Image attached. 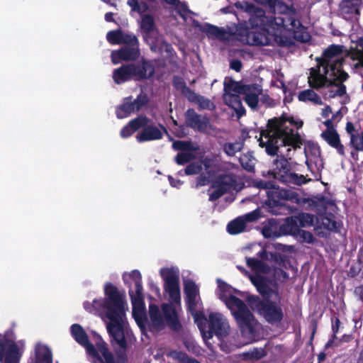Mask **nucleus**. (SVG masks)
Segmentation results:
<instances>
[{
    "label": "nucleus",
    "instance_id": "59",
    "mask_svg": "<svg viewBox=\"0 0 363 363\" xmlns=\"http://www.w3.org/2000/svg\"><path fill=\"white\" fill-rule=\"evenodd\" d=\"M325 123L328 127V128H330V125L332 124V121H331L328 120V121H325Z\"/></svg>",
    "mask_w": 363,
    "mask_h": 363
},
{
    "label": "nucleus",
    "instance_id": "22",
    "mask_svg": "<svg viewBox=\"0 0 363 363\" xmlns=\"http://www.w3.org/2000/svg\"><path fill=\"white\" fill-rule=\"evenodd\" d=\"M147 101V97L144 95L139 96L134 101L130 98L126 99L123 104L117 108V117L121 119L129 116L132 113L138 111Z\"/></svg>",
    "mask_w": 363,
    "mask_h": 363
},
{
    "label": "nucleus",
    "instance_id": "2",
    "mask_svg": "<svg viewBox=\"0 0 363 363\" xmlns=\"http://www.w3.org/2000/svg\"><path fill=\"white\" fill-rule=\"evenodd\" d=\"M303 121L293 117L282 116L268 121L267 129L262 130L258 139L261 147H265L269 155H280L275 165L280 172L289 171V161L284 157H289L291 149L299 147L300 137L293 128H301Z\"/></svg>",
    "mask_w": 363,
    "mask_h": 363
},
{
    "label": "nucleus",
    "instance_id": "45",
    "mask_svg": "<svg viewBox=\"0 0 363 363\" xmlns=\"http://www.w3.org/2000/svg\"><path fill=\"white\" fill-rule=\"evenodd\" d=\"M209 126V121L204 116L200 117V121L197 123L194 129H197L199 131H205Z\"/></svg>",
    "mask_w": 363,
    "mask_h": 363
},
{
    "label": "nucleus",
    "instance_id": "26",
    "mask_svg": "<svg viewBox=\"0 0 363 363\" xmlns=\"http://www.w3.org/2000/svg\"><path fill=\"white\" fill-rule=\"evenodd\" d=\"M168 4L172 5L178 13L183 18L184 21L195 27H199V23L192 18V13L187 9L185 4L179 0H163Z\"/></svg>",
    "mask_w": 363,
    "mask_h": 363
},
{
    "label": "nucleus",
    "instance_id": "43",
    "mask_svg": "<svg viewBox=\"0 0 363 363\" xmlns=\"http://www.w3.org/2000/svg\"><path fill=\"white\" fill-rule=\"evenodd\" d=\"M350 143L357 150L363 151V134L361 135H352Z\"/></svg>",
    "mask_w": 363,
    "mask_h": 363
},
{
    "label": "nucleus",
    "instance_id": "3",
    "mask_svg": "<svg viewBox=\"0 0 363 363\" xmlns=\"http://www.w3.org/2000/svg\"><path fill=\"white\" fill-rule=\"evenodd\" d=\"M344 60L343 46L331 45L324 52L316 68L311 69L308 82L311 86H326L325 97L334 98L345 94L346 89L342 82L347 79V74L341 67Z\"/></svg>",
    "mask_w": 363,
    "mask_h": 363
},
{
    "label": "nucleus",
    "instance_id": "33",
    "mask_svg": "<svg viewBox=\"0 0 363 363\" xmlns=\"http://www.w3.org/2000/svg\"><path fill=\"white\" fill-rule=\"evenodd\" d=\"M298 99L300 101L303 102H311L315 105L323 104L320 96L312 89H306L301 91L298 95Z\"/></svg>",
    "mask_w": 363,
    "mask_h": 363
},
{
    "label": "nucleus",
    "instance_id": "51",
    "mask_svg": "<svg viewBox=\"0 0 363 363\" xmlns=\"http://www.w3.org/2000/svg\"><path fill=\"white\" fill-rule=\"evenodd\" d=\"M331 113V108L330 106H326L322 111V116L323 117H328L330 113Z\"/></svg>",
    "mask_w": 363,
    "mask_h": 363
},
{
    "label": "nucleus",
    "instance_id": "17",
    "mask_svg": "<svg viewBox=\"0 0 363 363\" xmlns=\"http://www.w3.org/2000/svg\"><path fill=\"white\" fill-rule=\"evenodd\" d=\"M225 93L223 96L225 104L235 110L238 117L245 114V108L242 105L240 95L241 94V83L228 79L225 80Z\"/></svg>",
    "mask_w": 363,
    "mask_h": 363
},
{
    "label": "nucleus",
    "instance_id": "16",
    "mask_svg": "<svg viewBox=\"0 0 363 363\" xmlns=\"http://www.w3.org/2000/svg\"><path fill=\"white\" fill-rule=\"evenodd\" d=\"M202 326L205 332H211V336L205 338L202 337L208 346H210L208 340L213 337L215 334L218 339L221 340L227 337L230 331V327L226 318L220 313H211L208 315V320H203ZM201 334H203L201 333Z\"/></svg>",
    "mask_w": 363,
    "mask_h": 363
},
{
    "label": "nucleus",
    "instance_id": "61",
    "mask_svg": "<svg viewBox=\"0 0 363 363\" xmlns=\"http://www.w3.org/2000/svg\"><path fill=\"white\" fill-rule=\"evenodd\" d=\"M173 123H174V125H177V121H174V120H173Z\"/></svg>",
    "mask_w": 363,
    "mask_h": 363
},
{
    "label": "nucleus",
    "instance_id": "38",
    "mask_svg": "<svg viewBox=\"0 0 363 363\" xmlns=\"http://www.w3.org/2000/svg\"><path fill=\"white\" fill-rule=\"evenodd\" d=\"M318 228H325L329 230H336L339 228V224L328 217L321 218V224L318 225Z\"/></svg>",
    "mask_w": 363,
    "mask_h": 363
},
{
    "label": "nucleus",
    "instance_id": "32",
    "mask_svg": "<svg viewBox=\"0 0 363 363\" xmlns=\"http://www.w3.org/2000/svg\"><path fill=\"white\" fill-rule=\"evenodd\" d=\"M35 363H52L51 352L47 346L41 344L36 345Z\"/></svg>",
    "mask_w": 363,
    "mask_h": 363
},
{
    "label": "nucleus",
    "instance_id": "39",
    "mask_svg": "<svg viewBox=\"0 0 363 363\" xmlns=\"http://www.w3.org/2000/svg\"><path fill=\"white\" fill-rule=\"evenodd\" d=\"M201 116L197 115L192 109L187 110L186 113V123L191 127L195 128L197 123L200 121Z\"/></svg>",
    "mask_w": 363,
    "mask_h": 363
},
{
    "label": "nucleus",
    "instance_id": "5",
    "mask_svg": "<svg viewBox=\"0 0 363 363\" xmlns=\"http://www.w3.org/2000/svg\"><path fill=\"white\" fill-rule=\"evenodd\" d=\"M123 279L128 286L133 283L135 284V291L130 289L129 294L133 306V316L140 329L142 330H148L152 332H158L164 329L165 321L157 306L150 304L149 306V317H146L141 273L136 269L130 272H125L123 274Z\"/></svg>",
    "mask_w": 363,
    "mask_h": 363
},
{
    "label": "nucleus",
    "instance_id": "18",
    "mask_svg": "<svg viewBox=\"0 0 363 363\" xmlns=\"http://www.w3.org/2000/svg\"><path fill=\"white\" fill-rule=\"evenodd\" d=\"M248 302L251 308L257 311L269 323L278 322L283 317L281 308L272 302L262 303L255 296L249 297Z\"/></svg>",
    "mask_w": 363,
    "mask_h": 363
},
{
    "label": "nucleus",
    "instance_id": "46",
    "mask_svg": "<svg viewBox=\"0 0 363 363\" xmlns=\"http://www.w3.org/2000/svg\"><path fill=\"white\" fill-rule=\"evenodd\" d=\"M299 234L305 242H313V237L311 233L305 231V230H300Z\"/></svg>",
    "mask_w": 363,
    "mask_h": 363
},
{
    "label": "nucleus",
    "instance_id": "19",
    "mask_svg": "<svg viewBox=\"0 0 363 363\" xmlns=\"http://www.w3.org/2000/svg\"><path fill=\"white\" fill-rule=\"evenodd\" d=\"M304 152L308 168L313 174H318L323 168L319 147L315 144L308 143L305 146Z\"/></svg>",
    "mask_w": 363,
    "mask_h": 363
},
{
    "label": "nucleus",
    "instance_id": "12",
    "mask_svg": "<svg viewBox=\"0 0 363 363\" xmlns=\"http://www.w3.org/2000/svg\"><path fill=\"white\" fill-rule=\"evenodd\" d=\"M184 292L185 295V302L201 333H203L205 338L210 337L211 336V333L205 332L202 326L203 320H206V318L201 311L202 303L201 301L199 286L194 281L191 279H184Z\"/></svg>",
    "mask_w": 363,
    "mask_h": 363
},
{
    "label": "nucleus",
    "instance_id": "52",
    "mask_svg": "<svg viewBox=\"0 0 363 363\" xmlns=\"http://www.w3.org/2000/svg\"><path fill=\"white\" fill-rule=\"evenodd\" d=\"M151 289L155 294H160V289L157 285L155 284H151Z\"/></svg>",
    "mask_w": 363,
    "mask_h": 363
},
{
    "label": "nucleus",
    "instance_id": "10",
    "mask_svg": "<svg viewBox=\"0 0 363 363\" xmlns=\"http://www.w3.org/2000/svg\"><path fill=\"white\" fill-rule=\"evenodd\" d=\"M140 128L143 130L135 136L138 143L160 140L162 138L163 133L166 132L164 127L150 125L149 120L146 117L139 116L131 120L124 126L120 134L123 138H126Z\"/></svg>",
    "mask_w": 363,
    "mask_h": 363
},
{
    "label": "nucleus",
    "instance_id": "48",
    "mask_svg": "<svg viewBox=\"0 0 363 363\" xmlns=\"http://www.w3.org/2000/svg\"><path fill=\"white\" fill-rule=\"evenodd\" d=\"M168 179L170 182L171 186L173 187L179 188L182 184V182H181L180 180H175L171 176H169L168 177Z\"/></svg>",
    "mask_w": 363,
    "mask_h": 363
},
{
    "label": "nucleus",
    "instance_id": "47",
    "mask_svg": "<svg viewBox=\"0 0 363 363\" xmlns=\"http://www.w3.org/2000/svg\"><path fill=\"white\" fill-rule=\"evenodd\" d=\"M346 130L350 135V140L352 138V135H357L356 130L353 125V124L350 122H348L346 125Z\"/></svg>",
    "mask_w": 363,
    "mask_h": 363
},
{
    "label": "nucleus",
    "instance_id": "55",
    "mask_svg": "<svg viewBox=\"0 0 363 363\" xmlns=\"http://www.w3.org/2000/svg\"><path fill=\"white\" fill-rule=\"evenodd\" d=\"M102 1L106 2V3H107V4H109L112 5V6H116L114 0H102Z\"/></svg>",
    "mask_w": 363,
    "mask_h": 363
},
{
    "label": "nucleus",
    "instance_id": "56",
    "mask_svg": "<svg viewBox=\"0 0 363 363\" xmlns=\"http://www.w3.org/2000/svg\"><path fill=\"white\" fill-rule=\"evenodd\" d=\"M263 235L264 237H270L271 236V235L268 232V230L266 228H264L263 229Z\"/></svg>",
    "mask_w": 363,
    "mask_h": 363
},
{
    "label": "nucleus",
    "instance_id": "44",
    "mask_svg": "<svg viewBox=\"0 0 363 363\" xmlns=\"http://www.w3.org/2000/svg\"><path fill=\"white\" fill-rule=\"evenodd\" d=\"M202 169V167L199 163H191L185 169V174L186 175L196 174L199 173Z\"/></svg>",
    "mask_w": 363,
    "mask_h": 363
},
{
    "label": "nucleus",
    "instance_id": "4",
    "mask_svg": "<svg viewBox=\"0 0 363 363\" xmlns=\"http://www.w3.org/2000/svg\"><path fill=\"white\" fill-rule=\"evenodd\" d=\"M104 293L106 301L101 298L86 301L84 303V308L86 311L94 314L104 312L109 320L107 324L108 333L121 347H125V315L128 308V304L124 296L111 283L105 284Z\"/></svg>",
    "mask_w": 363,
    "mask_h": 363
},
{
    "label": "nucleus",
    "instance_id": "27",
    "mask_svg": "<svg viewBox=\"0 0 363 363\" xmlns=\"http://www.w3.org/2000/svg\"><path fill=\"white\" fill-rule=\"evenodd\" d=\"M202 164H203L208 177L206 178L203 175L200 176L197 179L196 185L198 186L207 184L211 180V174L219 167V162L216 157H206L203 160Z\"/></svg>",
    "mask_w": 363,
    "mask_h": 363
},
{
    "label": "nucleus",
    "instance_id": "29",
    "mask_svg": "<svg viewBox=\"0 0 363 363\" xmlns=\"http://www.w3.org/2000/svg\"><path fill=\"white\" fill-rule=\"evenodd\" d=\"M257 185L258 188L267 190L266 194L273 203H279L281 198L286 196L285 192H283L271 182L261 181Z\"/></svg>",
    "mask_w": 363,
    "mask_h": 363
},
{
    "label": "nucleus",
    "instance_id": "58",
    "mask_svg": "<svg viewBox=\"0 0 363 363\" xmlns=\"http://www.w3.org/2000/svg\"><path fill=\"white\" fill-rule=\"evenodd\" d=\"M280 85L282 87L284 92L286 94V86H285L284 83L282 81H280Z\"/></svg>",
    "mask_w": 363,
    "mask_h": 363
},
{
    "label": "nucleus",
    "instance_id": "60",
    "mask_svg": "<svg viewBox=\"0 0 363 363\" xmlns=\"http://www.w3.org/2000/svg\"><path fill=\"white\" fill-rule=\"evenodd\" d=\"M93 363H106V362H105V360H104V357H101V361L100 362H93Z\"/></svg>",
    "mask_w": 363,
    "mask_h": 363
},
{
    "label": "nucleus",
    "instance_id": "40",
    "mask_svg": "<svg viewBox=\"0 0 363 363\" xmlns=\"http://www.w3.org/2000/svg\"><path fill=\"white\" fill-rule=\"evenodd\" d=\"M242 148V144L241 143L237 142L234 143H228L224 147L225 152L229 155L233 156L236 152L241 150Z\"/></svg>",
    "mask_w": 363,
    "mask_h": 363
},
{
    "label": "nucleus",
    "instance_id": "28",
    "mask_svg": "<svg viewBox=\"0 0 363 363\" xmlns=\"http://www.w3.org/2000/svg\"><path fill=\"white\" fill-rule=\"evenodd\" d=\"M344 57L348 55L353 61L355 68L363 67V38H359L354 47L352 46L349 50L343 51Z\"/></svg>",
    "mask_w": 363,
    "mask_h": 363
},
{
    "label": "nucleus",
    "instance_id": "1",
    "mask_svg": "<svg viewBox=\"0 0 363 363\" xmlns=\"http://www.w3.org/2000/svg\"><path fill=\"white\" fill-rule=\"evenodd\" d=\"M254 1L268 5L273 10V14L266 16L262 9L252 4L238 1L235 4L236 15L246 13L249 16V23L229 27L227 30L206 25L207 35L223 40H238L255 45H268L273 42L284 45L288 44L292 37L301 42L309 40V35L300 21L294 18V10L291 6L280 0Z\"/></svg>",
    "mask_w": 363,
    "mask_h": 363
},
{
    "label": "nucleus",
    "instance_id": "54",
    "mask_svg": "<svg viewBox=\"0 0 363 363\" xmlns=\"http://www.w3.org/2000/svg\"><path fill=\"white\" fill-rule=\"evenodd\" d=\"M340 320L338 319H336L335 323L333 326L334 331H337L338 330V328L340 326Z\"/></svg>",
    "mask_w": 363,
    "mask_h": 363
},
{
    "label": "nucleus",
    "instance_id": "57",
    "mask_svg": "<svg viewBox=\"0 0 363 363\" xmlns=\"http://www.w3.org/2000/svg\"><path fill=\"white\" fill-rule=\"evenodd\" d=\"M325 354L324 353H320L319 355H318V359L320 361H322L325 359Z\"/></svg>",
    "mask_w": 363,
    "mask_h": 363
},
{
    "label": "nucleus",
    "instance_id": "8",
    "mask_svg": "<svg viewBox=\"0 0 363 363\" xmlns=\"http://www.w3.org/2000/svg\"><path fill=\"white\" fill-rule=\"evenodd\" d=\"M71 333L74 339L80 345L83 346L89 358L92 362H100L101 357H103L106 363H121L123 359L116 362L112 354L108 351L101 336L95 333L92 334L96 349L89 343L87 335L84 328L79 324H73L71 326Z\"/></svg>",
    "mask_w": 363,
    "mask_h": 363
},
{
    "label": "nucleus",
    "instance_id": "41",
    "mask_svg": "<svg viewBox=\"0 0 363 363\" xmlns=\"http://www.w3.org/2000/svg\"><path fill=\"white\" fill-rule=\"evenodd\" d=\"M252 249L255 252H257L258 255V257L263 259H269V255L267 252V251L264 249V247L257 243H253L246 247V250H250Z\"/></svg>",
    "mask_w": 363,
    "mask_h": 363
},
{
    "label": "nucleus",
    "instance_id": "20",
    "mask_svg": "<svg viewBox=\"0 0 363 363\" xmlns=\"http://www.w3.org/2000/svg\"><path fill=\"white\" fill-rule=\"evenodd\" d=\"M172 147L176 150H182L175 157L176 162L179 165H183L193 160L195 156L191 152L196 151L199 149L196 144L187 141H175L173 143Z\"/></svg>",
    "mask_w": 363,
    "mask_h": 363
},
{
    "label": "nucleus",
    "instance_id": "7",
    "mask_svg": "<svg viewBox=\"0 0 363 363\" xmlns=\"http://www.w3.org/2000/svg\"><path fill=\"white\" fill-rule=\"evenodd\" d=\"M160 275L164 281V295L169 302L162 306L163 318L165 323L177 329L179 326L178 311L181 309L179 270L176 267H165L160 269Z\"/></svg>",
    "mask_w": 363,
    "mask_h": 363
},
{
    "label": "nucleus",
    "instance_id": "53",
    "mask_svg": "<svg viewBox=\"0 0 363 363\" xmlns=\"http://www.w3.org/2000/svg\"><path fill=\"white\" fill-rule=\"evenodd\" d=\"M105 19H106V21H108V22L113 21V13H106Z\"/></svg>",
    "mask_w": 363,
    "mask_h": 363
},
{
    "label": "nucleus",
    "instance_id": "23",
    "mask_svg": "<svg viewBox=\"0 0 363 363\" xmlns=\"http://www.w3.org/2000/svg\"><path fill=\"white\" fill-rule=\"evenodd\" d=\"M213 191L210 194V200L213 201L220 197L224 193L231 189H237L232 177L225 175L219 177L213 184Z\"/></svg>",
    "mask_w": 363,
    "mask_h": 363
},
{
    "label": "nucleus",
    "instance_id": "14",
    "mask_svg": "<svg viewBox=\"0 0 363 363\" xmlns=\"http://www.w3.org/2000/svg\"><path fill=\"white\" fill-rule=\"evenodd\" d=\"M25 348L23 340L16 341L12 330L0 333V362L19 363Z\"/></svg>",
    "mask_w": 363,
    "mask_h": 363
},
{
    "label": "nucleus",
    "instance_id": "35",
    "mask_svg": "<svg viewBox=\"0 0 363 363\" xmlns=\"http://www.w3.org/2000/svg\"><path fill=\"white\" fill-rule=\"evenodd\" d=\"M155 0H128V4L134 11L143 13L149 9L147 2H153Z\"/></svg>",
    "mask_w": 363,
    "mask_h": 363
},
{
    "label": "nucleus",
    "instance_id": "34",
    "mask_svg": "<svg viewBox=\"0 0 363 363\" xmlns=\"http://www.w3.org/2000/svg\"><path fill=\"white\" fill-rule=\"evenodd\" d=\"M186 94L190 101L197 104L201 108L212 109L213 108V104L211 102L210 100L205 99L203 96H198L187 89H186Z\"/></svg>",
    "mask_w": 363,
    "mask_h": 363
},
{
    "label": "nucleus",
    "instance_id": "6",
    "mask_svg": "<svg viewBox=\"0 0 363 363\" xmlns=\"http://www.w3.org/2000/svg\"><path fill=\"white\" fill-rule=\"evenodd\" d=\"M218 285V297L230 311L232 315L240 328L242 335L247 338L248 342L255 340L258 336L260 325L244 302L236 296L240 291L219 279Z\"/></svg>",
    "mask_w": 363,
    "mask_h": 363
},
{
    "label": "nucleus",
    "instance_id": "13",
    "mask_svg": "<svg viewBox=\"0 0 363 363\" xmlns=\"http://www.w3.org/2000/svg\"><path fill=\"white\" fill-rule=\"evenodd\" d=\"M247 264L255 272L254 275L248 274L245 270L244 272L248 275L252 284L257 288V291L266 296L268 299L274 301L279 300V296L277 289L269 287L266 279L262 274H267L269 271V267L263 262L254 258H247Z\"/></svg>",
    "mask_w": 363,
    "mask_h": 363
},
{
    "label": "nucleus",
    "instance_id": "30",
    "mask_svg": "<svg viewBox=\"0 0 363 363\" xmlns=\"http://www.w3.org/2000/svg\"><path fill=\"white\" fill-rule=\"evenodd\" d=\"M321 135L330 145L336 148L340 155L344 154V147L340 144L339 135L335 129L328 128Z\"/></svg>",
    "mask_w": 363,
    "mask_h": 363
},
{
    "label": "nucleus",
    "instance_id": "15",
    "mask_svg": "<svg viewBox=\"0 0 363 363\" xmlns=\"http://www.w3.org/2000/svg\"><path fill=\"white\" fill-rule=\"evenodd\" d=\"M154 68L150 63L143 60L137 64L122 66L113 72V79L116 84H122L131 79H143L151 77Z\"/></svg>",
    "mask_w": 363,
    "mask_h": 363
},
{
    "label": "nucleus",
    "instance_id": "36",
    "mask_svg": "<svg viewBox=\"0 0 363 363\" xmlns=\"http://www.w3.org/2000/svg\"><path fill=\"white\" fill-rule=\"evenodd\" d=\"M264 356L265 352L262 348H254L242 354V357L245 360H257Z\"/></svg>",
    "mask_w": 363,
    "mask_h": 363
},
{
    "label": "nucleus",
    "instance_id": "25",
    "mask_svg": "<svg viewBox=\"0 0 363 363\" xmlns=\"http://www.w3.org/2000/svg\"><path fill=\"white\" fill-rule=\"evenodd\" d=\"M315 218L308 213H300L298 216L288 218L286 224L291 233H296L298 228L311 226L314 224Z\"/></svg>",
    "mask_w": 363,
    "mask_h": 363
},
{
    "label": "nucleus",
    "instance_id": "21",
    "mask_svg": "<svg viewBox=\"0 0 363 363\" xmlns=\"http://www.w3.org/2000/svg\"><path fill=\"white\" fill-rule=\"evenodd\" d=\"M259 216V211L257 209L238 217L228 224L227 230L231 235L242 233L246 228V223L255 221Z\"/></svg>",
    "mask_w": 363,
    "mask_h": 363
},
{
    "label": "nucleus",
    "instance_id": "31",
    "mask_svg": "<svg viewBox=\"0 0 363 363\" xmlns=\"http://www.w3.org/2000/svg\"><path fill=\"white\" fill-rule=\"evenodd\" d=\"M361 4V0H345L340 4V10L342 14L347 18V15H358L359 6Z\"/></svg>",
    "mask_w": 363,
    "mask_h": 363
},
{
    "label": "nucleus",
    "instance_id": "50",
    "mask_svg": "<svg viewBox=\"0 0 363 363\" xmlns=\"http://www.w3.org/2000/svg\"><path fill=\"white\" fill-rule=\"evenodd\" d=\"M174 85L176 86V87L177 89H186L184 83L183 82L182 80H181L179 79H174Z\"/></svg>",
    "mask_w": 363,
    "mask_h": 363
},
{
    "label": "nucleus",
    "instance_id": "11",
    "mask_svg": "<svg viewBox=\"0 0 363 363\" xmlns=\"http://www.w3.org/2000/svg\"><path fill=\"white\" fill-rule=\"evenodd\" d=\"M138 23L143 38L150 45L152 51L161 53L162 55L166 52L167 56L172 55V48L159 35L154 18L152 15L143 14Z\"/></svg>",
    "mask_w": 363,
    "mask_h": 363
},
{
    "label": "nucleus",
    "instance_id": "49",
    "mask_svg": "<svg viewBox=\"0 0 363 363\" xmlns=\"http://www.w3.org/2000/svg\"><path fill=\"white\" fill-rule=\"evenodd\" d=\"M230 67L233 69H234L237 72H239L241 69V62L238 60H234V61L231 62Z\"/></svg>",
    "mask_w": 363,
    "mask_h": 363
},
{
    "label": "nucleus",
    "instance_id": "37",
    "mask_svg": "<svg viewBox=\"0 0 363 363\" xmlns=\"http://www.w3.org/2000/svg\"><path fill=\"white\" fill-rule=\"evenodd\" d=\"M255 160L251 153L245 154L240 158L242 167L247 171H252L254 169Z\"/></svg>",
    "mask_w": 363,
    "mask_h": 363
},
{
    "label": "nucleus",
    "instance_id": "9",
    "mask_svg": "<svg viewBox=\"0 0 363 363\" xmlns=\"http://www.w3.org/2000/svg\"><path fill=\"white\" fill-rule=\"evenodd\" d=\"M107 40L113 44H127L123 48L113 50L111 52V61L114 65L122 61L134 60L139 57L138 49V39L134 35L124 33L121 30L109 31L106 35Z\"/></svg>",
    "mask_w": 363,
    "mask_h": 363
},
{
    "label": "nucleus",
    "instance_id": "24",
    "mask_svg": "<svg viewBox=\"0 0 363 363\" xmlns=\"http://www.w3.org/2000/svg\"><path fill=\"white\" fill-rule=\"evenodd\" d=\"M241 94L247 106L252 110L258 107L259 96L262 94V89L258 85H243L241 84Z\"/></svg>",
    "mask_w": 363,
    "mask_h": 363
},
{
    "label": "nucleus",
    "instance_id": "42",
    "mask_svg": "<svg viewBox=\"0 0 363 363\" xmlns=\"http://www.w3.org/2000/svg\"><path fill=\"white\" fill-rule=\"evenodd\" d=\"M167 356L182 363H187L190 359L185 353L177 350L169 351L167 353Z\"/></svg>",
    "mask_w": 363,
    "mask_h": 363
}]
</instances>
